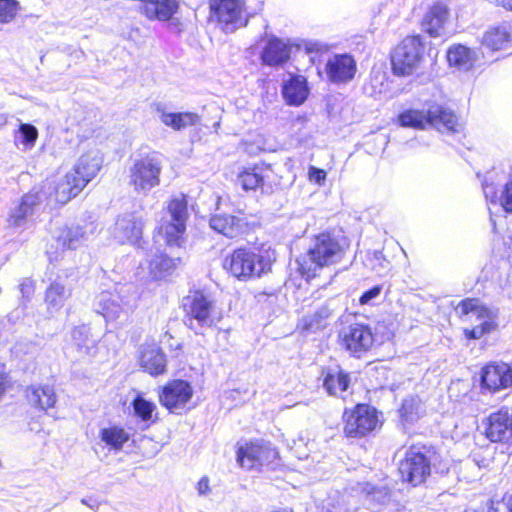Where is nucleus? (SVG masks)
<instances>
[{"instance_id": "obj_35", "label": "nucleus", "mask_w": 512, "mask_h": 512, "mask_svg": "<svg viewBox=\"0 0 512 512\" xmlns=\"http://www.w3.org/2000/svg\"><path fill=\"white\" fill-rule=\"evenodd\" d=\"M510 28L507 25L494 27L488 30L482 38V45L491 50H500L510 41Z\"/></svg>"}, {"instance_id": "obj_38", "label": "nucleus", "mask_w": 512, "mask_h": 512, "mask_svg": "<svg viewBox=\"0 0 512 512\" xmlns=\"http://www.w3.org/2000/svg\"><path fill=\"white\" fill-rule=\"evenodd\" d=\"M64 253V240L62 239V234H58L53 238V242L47 245L46 254L50 261V265L48 267L47 274L49 275V279L52 280V276L54 274V269L56 268V263L63 259Z\"/></svg>"}, {"instance_id": "obj_15", "label": "nucleus", "mask_w": 512, "mask_h": 512, "mask_svg": "<svg viewBox=\"0 0 512 512\" xmlns=\"http://www.w3.org/2000/svg\"><path fill=\"white\" fill-rule=\"evenodd\" d=\"M504 180V175L497 179L496 171L488 172L482 183L483 193L487 201L492 204L499 202L504 211L512 213V179L503 185Z\"/></svg>"}, {"instance_id": "obj_19", "label": "nucleus", "mask_w": 512, "mask_h": 512, "mask_svg": "<svg viewBox=\"0 0 512 512\" xmlns=\"http://www.w3.org/2000/svg\"><path fill=\"white\" fill-rule=\"evenodd\" d=\"M143 221L135 213L120 216L113 228V236L119 243H136L142 235Z\"/></svg>"}, {"instance_id": "obj_5", "label": "nucleus", "mask_w": 512, "mask_h": 512, "mask_svg": "<svg viewBox=\"0 0 512 512\" xmlns=\"http://www.w3.org/2000/svg\"><path fill=\"white\" fill-rule=\"evenodd\" d=\"M103 159L98 150H91L83 154L73 167L70 174H66V201L75 198L101 169Z\"/></svg>"}, {"instance_id": "obj_14", "label": "nucleus", "mask_w": 512, "mask_h": 512, "mask_svg": "<svg viewBox=\"0 0 512 512\" xmlns=\"http://www.w3.org/2000/svg\"><path fill=\"white\" fill-rule=\"evenodd\" d=\"M485 436L491 442L512 444V411L502 408L482 421Z\"/></svg>"}, {"instance_id": "obj_23", "label": "nucleus", "mask_w": 512, "mask_h": 512, "mask_svg": "<svg viewBox=\"0 0 512 512\" xmlns=\"http://www.w3.org/2000/svg\"><path fill=\"white\" fill-rule=\"evenodd\" d=\"M209 224L214 231L228 238L238 237L244 232L247 226L243 218L228 214L213 215L210 218Z\"/></svg>"}, {"instance_id": "obj_51", "label": "nucleus", "mask_w": 512, "mask_h": 512, "mask_svg": "<svg viewBox=\"0 0 512 512\" xmlns=\"http://www.w3.org/2000/svg\"><path fill=\"white\" fill-rule=\"evenodd\" d=\"M197 492L200 496H205L210 492L209 478L204 476L197 483Z\"/></svg>"}, {"instance_id": "obj_2", "label": "nucleus", "mask_w": 512, "mask_h": 512, "mask_svg": "<svg viewBox=\"0 0 512 512\" xmlns=\"http://www.w3.org/2000/svg\"><path fill=\"white\" fill-rule=\"evenodd\" d=\"M398 122L402 127L423 129L430 125L441 132H458L461 125L455 113L437 103L428 104L421 110L409 109L398 116Z\"/></svg>"}, {"instance_id": "obj_26", "label": "nucleus", "mask_w": 512, "mask_h": 512, "mask_svg": "<svg viewBox=\"0 0 512 512\" xmlns=\"http://www.w3.org/2000/svg\"><path fill=\"white\" fill-rule=\"evenodd\" d=\"M40 204V197L38 193L25 194L20 203L11 209L8 222L10 226L24 227L28 217H30L35 210V207Z\"/></svg>"}, {"instance_id": "obj_25", "label": "nucleus", "mask_w": 512, "mask_h": 512, "mask_svg": "<svg viewBox=\"0 0 512 512\" xmlns=\"http://www.w3.org/2000/svg\"><path fill=\"white\" fill-rule=\"evenodd\" d=\"M160 121L167 127L176 131L194 126L200 122V116L193 112H168L161 104L156 106Z\"/></svg>"}, {"instance_id": "obj_18", "label": "nucleus", "mask_w": 512, "mask_h": 512, "mask_svg": "<svg viewBox=\"0 0 512 512\" xmlns=\"http://www.w3.org/2000/svg\"><path fill=\"white\" fill-rule=\"evenodd\" d=\"M325 71L331 83H348L355 77L357 64L350 54H335L327 61Z\"/></svg>"}, {"instance_id": "obj_40", "label": "nucleus", "mask_w": 512, "mask_h": 512, "mask_svg": "<svg viewBox=\"0 0 512 512\" xmlns=\"http://www.w3.org/2000/svg\"><path fill=\"white\" fill-rule=\"evenodd\" d=\"M185 223L186 222L172 221L160 227V232L164 234L166 243L169 246L179 245V241L186 229Z\"/></svg>"}, {"instance_id": "obj_52", "label": "nucleus", "mask_w": 512, "mask_h": 512, "mask_svg": "<svg viewBox=\"0 0 512 512\" xmlns=\"http://www.w3.org/2000/svg\"><path fill=\"white\" fill-rule=\"evenodd\" d=\"M491 3H494L497 6H501L507 10L512 11V0H488Z\"/></svg>"}, {"instance_id": "obj_27", "label": "nucleus", "mask_w": 512, "mask_h": 512, "mask_svg": "<svg viewBox=\"0 0 512 512\" xmlns=\"http://www.w3.org/2000/svg\"><path fill=\"white\" fill-rule=\"evenodd\" d=\"M72 342L83 357H93L96 354L98 335H94L87 325H80L72 331Z\"/></svg>"}, {"instance_id": "obj_44", "label": "nucleus", "mask_w": 512, "mask_h": 512, "mask_svg": "<svg viewBox=\"0 0 512 512\" xmlns=\"http://www.w3.org/2000/svg\"><path fill=\"white\" fill-rule=\"evenodd\" d=\"M168 213L172 221L186 222L188 216L186 200L184 198L172 199L168 205Z\"/></svg>"}, {"instance_id": "obj_4", "label": "nucleus", "mask_w": 512, "mask_h": 512, "mask_svg": "<svg viewBox=\"0 0 512 512\" xmlns=\"http://www.w3.org/2000/svg\"><path fill=\"white\" fill-rule=\"evenodd\" d=\"M162 160L157 153H151L134 160L128 170V183L137 193L147 194L160 183Z\"/></svg>"}, {"instance_id": "obj_41", "label": "nucleus", "mask_w": 512, "mask_h": 512, "mask_svg": "<svg viewBox=\"0 0 512 512\" xmlns=\"http://www.w3.org/2000/svg\"><path fill=\"white\" fill-rule=\"evenodd\" d=\"M64 285L60 277L52 280L51 285L46 290L45 300L49 306L61 308L63 303Z\"/></svg>"}, {"instance_id": "obj_50", "label": "nucleus", "mask_w": 512, "mask_h": 512, "mask_svg": "<svg viewBox=\"0 0 512 512\" xmlns=\"http://www.w3.org/2000/svg\"><path fill=\"white\" fill-rule=\"evenodd\" d=\"M9 377L5 372V365L0 363V399L9 387Z\"/></svg>"}, {"instance_id": "obj_21", "label": "nucleus", "mask_w": 512, "mask_h": 512, "mask_svg": "<svg viewBox=\"0 0 512 512\" xmlns=\"http://www.w3.org/2000/svg\"><path fill=\"white\" fill-rule=\"evenodd\" d=\"M449 17V7L444 1L435 2L422 22L423 31L436 38L444 34V25Z\"/></svg>"}, {"instance_id": "obj_1", "label": "nucleus", "mask_w": 512, "mask_h": 512, "mask_svg": "<svg viewBox=\"0 0 512 512\" xmlns=\"http://www.w3.org/2000/svg\"><path fill=\"white\" fill-rule=\"evenodd\" d=\"M344 249L345 243L337 236L320 233L311 240L307 252L297 259L298 270L306 279L314 278L322 268L341 261Z\"/></svg>"}, {"instance_id": "obj_20", "label": "nucleus", "mask_w": 512, "mask_h": 512, "mask_svg": "<svg viewBox=\"0 0 512 512\" xmlns=\"http://www.w3.org/2000/svg\"><path fill=\"white\" fill-rule=\"evenodd\" d=\"M291 46L289 42L272 36L262 49L260 59L264 65L279 67L290 59Z\"/></svg>"}, {"instance_id": "obj_42", "label": "nucleus", "mask_w": 512, "mask_h": 512, "mask_svg": "<svg viewBox=\"0 0 512 512\" xmlns=\"http://www.w3.org/2000/svg\"><path fill=\"white\" fill-rule=\"evenodd\" d=\"M38 137V131L32 124H21L15 136V142L22 144L24 149H30L34 146Z\"/></svg>"}, {"instance_id": "obj_31", "label": "nucleus", "mask_w": 512, "mask_h": 512, "mask_svg": "<svg viewBox=\"0 0 512 512\" xmlns=\"http://www.w3.org/2000/svg\"><path fill=\"white\" fill-rule=\"evenodd\" d=\"M447 60L451 66L457 67L462 71H468L474 66L477 54L474 50L458 44L449 48Z\"/></svg>"}, {"instance_id": "obj_33", "label": "nucleus", "mask_w": 512, "mask_h": 512, "mask_svg": "<svg viewBox=\"0 0 512 512\" xmlns=\"http://www.w3.org/2000/svg\"><path fill=\"white\" fill-rule=\"evenodd\" d=\"M269 168L263 166H255L244 170L238 176V183L246 191L264 189L265 179L268 177Z\"/></svg>"}, {"instance_id": "obj_13", "label": "nucleus", "mask_w": 512, "mask_h": 512, "mask_svg": "<svg viewBox=\"0 0 512 512\" xmlns=\"http://www.w3.org/2000/svg\"><path fill=\"white\" fill-rule=\"evenodd\" d=\"M278 452L269 442H250L241 446L237 451V462L247 470L258 469L271 463Z\"/></svg>"}, {"instance_id": "obj_53", "label": "nucleus", "mask_w": 512, "mask_h": 512, "mask_svg": "<svg viewBox=\"0 0 512 512\" xmlns=\"http://www.w3.org/2000/svg\"><path fill=\"white\" fill-rule=\"evenodd\" d=\"M82 503L88 505L91 509L94 510L98 508V503L96 501H93V503H88L85 499H83Z\"/></svg>"}, {"instance_id": "obj_12", "label": "nucleus", "mask_w": 512, "mask_h": 512, "mask_svg": "<svg viewBox=\"0 0 512 512\" xmlns=\"http://www.w3.org/2000/svg\"><path fill=\"white\" fill-rule=\"evenodd\" d=\"M210 7L226 32H233L248 22L244 0H212Z\"/></svg>"}, {"instance_id": "obj_37", "label": "nucleus", "mask_w": 512, "mask_h": 512, "mask_svg": "<svg viewBox=\"0 0 512 512\" xmlns=\"http://www.w3.org/2000/svg\"><path fill=\"white\" fill-rule=\"evenodd\" d=\"M131 405L133 408L134 415L141 421H154V416L156 417V405L154 402L147 400L143 396V394L138 393L136 397L133 399Z\"/></svg>"}, {"instance_id": "obj_32", "label": "nucleus", "mask_w": 512, "mask_h": 512, "mask_svg": "<svg viewBox=\"0 0 512 512\" xmlns=\"http://www.w3.org/2000/svg\"><path fill=\"white\" fill-rule=\"evenodd\" d=\"M29 403L42 410L52 408L56 402V396L53 387L31 386L26 391Z\"/></svg>"}, {"instance_id": "obj_29", "label": "nucleus", "mask_w": 512, "mask_h": 512, "mask_svg": "<svg viewBox=\"0 0 512 512\" xmlns=\"http://www.w3.org/2000/svg\"><path fill=\"white\" fill-rule=\"evenodd\" d=\"M140 364L151 375H159L165 371L166 357L160 347L150 345L141 351Z\"/></svg>"}, {"instance_id": "obj_9", "label": "nucleus", "mask_w": 512, "mask_h": 512, "mask_svg": "<svg viewBox=\"0 0 512 512\" xmlns=\"http://www.w3.org/2000/svg\"><path fill=\"white\" fill-rule=\"evenodd\" d=\"M424 44L420 35L406 37L394 50L391 63L394 74H412L423 59Z\"/></svg>"}, {"instance_id": "obj_16", "label": "nucleus", "mask_w": 512, "mask_h": 512, "mask_svg": "<svg viewBox=\"0 0 512 512\" xmlns=\"http://www.w3.org/2000/svg\"><path fill=\"white\" fill-rule=\"evenodd\" d=\"M193 396V388L185 380L168 382L159 394L160 403L170 412L178 413Z\"/></svg>"}, {"instance_id": "obj_43", "label": "nucleus", "mask_w": 512, "mask_h": 512, "mask_svg": "<svg viewBox=\"0 0 512 512\" xmlns=\"http://www.w3.org/2000/svg\"><path fill=\"white\" fill-rule=\"evenodd\" d=\"M18 11L19 3L16 0H0V24L11 23Z\"/></svg>"}, {"instance_id": "obj_3", "label": "nucleus", "mask_w": 512, "mask_h": 512, "mask_svg": "<svg viewBox=\"0 0 512 512\" xmlns=\"http://www.w3.org/2000/svg\"><path fill=\"white\" fill-rule=\"evenodd\" d=\"M223 266L230 274L242 281L258 278L270 269L269 261L250 248L235 249L226 256Z\"/></svg>"}, {"instance_id": "obj_46", "label": "nucleus", "mask_w": 512, "mask_h": 512, "mask_svg": "<svg viewBox=\"0 0 512 512\" xmlns=\"http://www.w3.org/2000/svg\"><path fill=\"white\" fill-rule=\"evenodd\" d=\"M382 289L383 288L381 285H375L367 291L363 292L359 298V303L361 305L372 304L373 301L380 296Z\"/></svg>"}, {"instance_id": "obj_24", "label": "nucleus", "mask_w": 512, "mask_h": 512, "mask_svg": "<svg viewBox=\"0 0 512 512\" xmlns=\"http://www.w3.org/2000/svg\"><path fill=\"white\" fill-rule=\"evenodd\" d=\"M354 491L360 492L369 509L381 511L391 502V492L386 486H375L370 483H357Z\"/></svg>"}, {"instance_id": "obj_54", "label": "nucleus", "mask_w": 512, "mask_h": 512, "mask_svg": "<svg viewBox=\"0 0 512 512\" xmlns=\"http://www.w3.org/2000/svg\"><path fill=\"white\" fill-rule=\"evenodd\" d=\"M506 507L508 512H512V495L507 499Z\"/></svg>"}, {"instance_id": "obj_39", "label": "nucleus", "mask_w": 512, "mask_h": 512, "mask_svg": "<svg viewBox=\"0 0 512 512\" xmlns=\"http://www.w3.org/2000/svg\"><path fill=\"white\" fill-rule=\"evenodd\" d=\"M420 410V399L418 397L411 396L403 400L399 413L402 421L406 423H413L419 418Z\"/></svg>"}, {"instance_id": "obj_34", "label": "nucleus", "mask_w": 512, "mask_h": 512, "mask_svg": "<svg viewBox=\"0 0 512 512\" xmlns=\"http://www.w3.org/2000/svg\"><path fill=\"white\" fill-rule=\"evenodd\" d=\"M118 302L120 303L123 315L131 314L137 307L139 292L134 284H123L115 291Z\"/></svg>"}, {"instance_id": "obj_22", "label": "nucleus", "mask_w": 512, "mask_h": 512, "mask_svg": "<svg viewBox=\"0 0 512 512\" xmlns=\"http://www.w3.org/2000/svg\"><path fill=\"white\" fill-rule=\"evenodd\" d=\"M322 377L323 388L329 395L345 398L344 393L347 392L351 383L349 373L340 368H329L323 371Z\"/></svg>"}, {"instance_id": "obj_55", "label": "nucleus", "mask_w": 512, "mask_h": 512, "mask_svg": "<svg viewBox=\"0 0 512 512\" xmlns=\"http://www.w3.org/2000/svg\"><path fill=\"white\" fill-rule=\"evenodd\" d=\"M314 46H316V44H311L310 46H307V47H306L307 51H308V52H311V51L316 50V48H315Z\"/></svg>"}, {"instance_id": "obj_48", "label": "nucleus", "mask_w": 512, "mask_h": 512, "mask_svg": "<svg viewBox=\"0 0 512 512\" xmlns=\"http://www.w3.org/2000/svg\"><path fill=\"white\" fill-rule=\"evenodd\" d=\"M19 289L23 297L29 298L34 292V281L32 278H22L19 282Z\"/></svg>"}, {"instance_id": "obj_28", "label": "nucleus", "mask_w": 512, "mask_h": 512, "mask_svg": "<svg viewBox=\"0 0 512 512\" xmlns=\"http://www.w3.org/2000/svg\"><path fill=\"white\" fill-rule=\"evenodd\" d=\"M307 81L303 76H293L283 83L282 94L290 105H301L308 96Z\"/></svg>"}, {"instance_id": "obj_8", "label": "nucleus", "mask_w": 512, "mask_h": 512, "mask_svg": "<svg viewBox=\"0 0 512 512\" xmlns=\"http://www.w3.org/2000/svg\"><path fill=\"white\" fill-rule=\"evenodd\" d=\"M182 305L186 313V324L197 334L200 329L215 324L214 302L202 292H194L183 298Z\"/></svg>"}, {"instance_id": "obj_45", "label": "nucleus", "mask_w": 512, "mask_h": 512, "mask_svg": "<svg viewBox=\"0 0 512 512\" xmlns=\"http://www.w3.org/2000/svg\"><path fill=\"white\" fill-rule=\"evenodd\" d=\"M86 228L80 226L70 227L66 232V246L75 249L86 240Z\"/></svg>"}, {"instance_id": "obj_36", "label": "nucleus", "mask_w": 512, "mask_h": 512, "mask_svg": "<svg viewBox=\"0 0 512 512\" xmlns=\"http://www.w3.org/2000/svg\"><path fill=\"white\" fill-rule=\"evenodd\" d=\"M100 438L110 449L119 451L129 440L130 436L125 429L118 426H111L100 430Z\"/></svg>"}, {"instance_id": "obj_49", "label": "nucleus", "mask_w": 512, "mask_h": 512, "mask_svg": "<svg viewBox=\"0 0 512 512\" xmlns=\"http://www.w3.org/2000/svg\"><path fill=\"white\" fill-rule=\"evenodd\" d=\"M308 176L310 181L321 185L324 183L326 179V172L323 169L316 168L314 166H311L309 168Z\"/></svg>"}, {"instance_id": "obj_7", "label": "nucleus", "mask_w": 512, "mask_h": 512, "mask_svg": "<svg viewBox=\"0 0 512 512\" xmlns=\"http://www.w3.org/2000/svg\"><path fill=\"white\" fill-rule=\"evenodd\" d=\"M431 454L425 446H412L399 464L402 481L413 487L424 483L431 473Z\"/></svg>"}, {"instance_id": "obj_47", "label": "nucleus", "mask_w": 512, "mask_h": 512, "mask_svg": "<svg viewBox=\"0 0 512 512\" xmlns=\"http://www.w3.org/2000/svg\"><path fill=\"white\" fill-rule=\"evenodd\" d=\"M173 266V260L168 258L166 255L161 254L160 256H156L150 262L151 269H158L160 271H168Z\"/></svg>"}, {"instance_id": "obj_30", "label": "nucleus", "mask_w": 512, "mask_h": 512, "mask_svg": "<svg viewBox=\"0 0 512 512\" xmlns=\"http://www.w3.org/2000/svg\"><path fill=\"white\" fill-rule=\"evenodd\" d=\"M94 308L97 313L103 315L107 320H116L123 315L116 294L109 291H102L96 297Z\"/></svg>"}, {"instance_id": "obj_10", "label": "nucleus", "mask_w": 512, "mask_h": 512, "mask_svg": "<svg viewBox=\"0 0 512 512\" xmlns=\"http://www.w3.org/2000/svg\"><path fill=\"white\" fill-rule=\"evenodd\" d=\"M339 339L342 347L357 358L362 357L374 344L371 328L360 323L343 327L339 332Z\"/></svg>"}, {"instance_id": "obj_17", "label": "nucleus", "mask_w": 512, "mask_h": 512, "mask_svg": "<svg viewBox=\"0 0 512 512\" xmlns=\"http://www.w3.org/2000/svg\"><path fill=\"white\" fill-rule=\"evenodd\" d=\"M481 383L493 393L512 387V367L504 362L486 365L482 369Z\"/></svg>"}, {"instance_id": "obj_6", "label": "nucleus", "mask_w": 512, "mask_h": 512, "mask_svg": "<svg viewBox=\"0 0 512 512\" xmlns=\"http://www.w3.org/2000/svg\"><path fill=\"white\" fill-rule=\"evenodd\" d=\"M457 311L461 315L467 316L468 320L479 322L471 329L466 328L464 330L468 339H479L496 327L494 320L497 317V311L481 305L478 299L467 298L462 300L457 306Z\"/></svg>"}, {"instance_id": "obj_11", "label": "nucleus", "mask_w": 512, "mask_h": 512, "mask_svg": "<svg viewBox=\"0 0 512 512\" xmlns=\"http://www.w3.org/2000/svg\"><path fill=\"white\" fill-rule=\"evenodd\" d=\"M344 417V431L349 437H363L379 423L376 409L367 404H358L352 411H346Z\"/></svg>"}]
</instances>
